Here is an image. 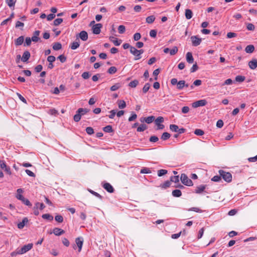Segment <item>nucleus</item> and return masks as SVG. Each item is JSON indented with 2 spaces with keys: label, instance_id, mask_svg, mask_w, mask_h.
I'll return each mask as SVG.
<instances>
[{
  "label": "nucleus",
  "instance_id": "f257e3e1",
  "mask_svg": "<svg viewBox=\"0 0 257 257\" xmlns=\"http://www.w3.org/2000/svg\"><path fill=\"white\" fill-rule=\"evenodd\" d=\"M33 243H29L25 245L21 248H18L15 251L11 253V256L12 257H14L16 256L18 254H24L30 250L33 247Z\"/></svg>",
  "mask_w": 257,
  "mask_h": 257
},
{
  "label": "nucleus",
  "instance_id": "f03ea898",
  "mask_svg": "<svg viewBox=\"0 0 257 257\" xmlns=\"http://www.w3.org/2000/svg\"><path fill=\"white\" fill-rule=\"evenodd\" d=\"M220 176L222 177L224 180L227 182H230L232 180V175L229 172H226L223 170L219 171Z\"/></svg>",
  "mask_w": 257,
  "mask_h": 257
},
{
  "label": "nucleus",
  "instance_id": "7ed1b4c3",
  "mask_svg": "<svg viewBox=\"0 0 257 257\" xmlns=\"http://www.w3.org/2000/svg\"><path fill=\"white\" fill-rule=\"evenodd\" d=\"M171 83L172 85H177V88L179 90H182L185 87V80H180L178 81L176 78H172L171 80Z\"/></svg>",
  "mask_w": 257,
  "mask_h": 257
},
{
  "label": "nucleus",
  "instance_id": "20e7f679",
  "mask_svg": "<svg viewBox=\"0 0 257 257\" xmlns=\"http://www.w3.org/2000/svg\"><path fill=\"white\" fill-rule=\"evenodd\" d=\"M180 180L182 183L186 186H191L193 185L192 181L185 174H181Z\"/></svg>",
  "mask_w": 257,
  "mask_h": 257
},
{
  "label": "nucleus",
  "instance_id": "39448f33",
  "mask_svg": "<svg viewBox=\"0 0 257 257\" xmlns=\"http://www.w3.org/2000/svg\"><path fill=\"white\" fill-rule=\"evenodd\" d=\"M76 40L79 41V39H80L83 41H86L88 39V34L85 31H82L79 33L77 34L76 36Z\"/></svg>",
  "mask_w": 257,
  "mask_h": 257
},
{
  "label": "nucleus",
  "instance_id": "423d86ee",
  "mask_svg": "<svg viewBox=\"0 0 257 257\" xmlns=\"http://www.w3.org/2000/svg\"><path fill=\"white\" fill-rule=\"evenodd\" d=\"M164 121V118L162 116H159L155 120V123L157 126V130H163L164 128V125L161 124Z\"/></svg>",
  "mask_w": 257,
  "mask_h": 257
},
{
  "label": "nucleus",
  "instance_id": "0eeeda50",
  "mask_svg": "<svg viewBox=\"0 0 257 257\" xmlns=\"http://www.w3.org/2000/svg\"><path fill=\"white\" fill-rule=\"evenodd\" d=\"M130 52L132 54H133L134 56V59L135 60H138L142 58L141 56H140L139 53H138V50L135 47H131Z\"/></svg>",
  "mask_w": 257,
  "mask_h": 257
},
{
  "label": "nucleus",
  "instance_id": "6e6552de",
  "mask_svg": "<svg viewBox=\"0 0 257 257\" xmlns=\"http://www.w3.org/2000/svg\"><path fill=\"white\" fill-rule=\"evenodd\" d=\"M207 103V102L205 99H201L193 102L192 103V106L194 108H196L200 106H205Z\"/></svg>",
  "mask_w": 257,
  "mask_h": 257
},
{
  "label": "nucleus",
  "instance_id": "1a4fd4ad",
  "mask_svg": "<svg viewBox=\"0 0 257 257\" xmlns=\"http://www.w3.org/2000/svg\"><path fill=\"white\" fill-rule=\"evenodd\" d=\"M102 27V25L100 23H98L94 25L92 27L93 33L96 35L100 34L101 32V28Z\"/></svg>",
  "mask_w": 257,
  "mask_h": 257
},
{
  "label": "nucleus",
  "instance_id": "9d476101",
  "mask_svg": "<svg viewBox=\"0 0 257 257\" xmlns=\"http://www.w3.org/2000/svg\"><path fill=\"white\" fill-rule=\"evenodd\" d=\"M192 45L194 46H197L200 44L202 40L199 38L197 36H193L191 37Z\"/></svg>",
  "mask_w": 257,
  "mask_h": 257
},
{
  "label": "nucleus",
  "instance_id": "9b49d317",
  "mask_svg": "<svg viewBox=\"0 0 257 257\" xmlns=\"http://www.w3.org/2000/svg\"><path fill=\"white\" fill-rule=\"evenodd\" d=\"M103 188L109 193H113L114 191L112 185L109 183H104L102 184Z\"/></svg>",
  "mask_w": 257,
  "mask_h": 257
},
{
  "label": "nucleus",
  "instance_id": "f8f14e48",
  "mask_svg": "<svg viewBox=\"0 0 257 257\" xmlns=\"http://www.w3.org/2000/svg\"><path fill=\"white\" fill-rule=\"evenodd\" d=\"M75 242L78 247V251L80 252L83 243V239L81 237H77L75 239Z\"/></svg>",
  "mask_w": 257,
  "mask_h": 257
},
{
  "label": "nucleus",
  "instance_id": "ddd939ff",
  "mask_svg": "<svg viewBox=\"0 0 257 257\" xmlns=\"http://www.w3.org/2000/svg\"><path fill=\"white\" fill-rule=\"evenodd\" d=\"M31 56L30 53L28 51H26L24 52L21 60L23 62H27Z\"/></svg>",
  "mask_w": 257,
  "mask_h": 257
},
{
  "label": "nucleus",
  "instance_id": "4468645a",
  "mask_svg": "<svg viewBox=\"0 0 257 257\" xmlns=\"http://www.w3.org/2000/svg\"><path fill=\"white\" fill-rule=\"evenodd\" d=\"M40 31L37 30L35 31L33 33V36L31 38L32 39V41L34 42H37L40 39L39 37V36L40 35Z\"/></svg>",
  "mask_w": 257,
  "mask_h": 257
},
{
  "label": "nucleus",
  "instance_id": "2eb2a0df",
  "mask_svg": "<svg viewBox=\"0 0 257 257\" xmlns=\"http://www.w3.org/2000/svg\"><path fill=\"white\" fill-rule=\"evenodd\" d=\"M248 66L252 70L256 69L257 67V59H253L252 60L248 62Z\"/></svg>",
  "mask_w": 257,
  "mask_h": 257
},
{
  "label": "nucleus",
  "instance_id": "dca6fc26",
  "mask_svg": "<svg viewBox=\"0 0 257 257\" xmlns=\"http://www.w3.org/2000/svg\"><path fill=\"white\" fill-rule=\"evenodd\" d=\"M53 233L55 235L60 236V235L64 234L65 233V231H64V230H63V229H62L61 228L55 227L53 229Z\"/></svg>",
  "mask_w": 257,
  "mask_h": 257
},
{
  "label": "nucleus",
  "instance_id": "f3484780",
  "mask_svg": "<svg viewBox=\"0 0 257 257\" xmlns=\"http://www.w3.org/2000/svg\"><path fill=\"white\" fill-rule=\"evenodd\" d=\"M206 187L205 185H201L196 187L195 192L197 194H200L204 191Z\"/></svg>",
  "mask_w": 257,
  "mask_h": 257
},
{
  "label": "nucleus",
  "instance_id": "a211bd4d",
  "mask_svg": "<svg viewBox=\"0 0 257 257\" xmlns=\"http://www.w3.org/2000/svg\"><path fill=\"white\" fill-rule=\"evenodd\" d=\"M24 192V190L23 189L19 188L17 190V194L16 195V197L19 200H21L24 197L22 194Z\"/></svg>",
  "mask_w": 257,
  "mask_h": 257
},
{
  "label": "nucleus",
  "instance_id": "6ab92c4d",
  "mask_svg": "<svg viewBox=\"0 0 257 257\" xmlns=\"http://www.w3.org/2000/svg\"><path fill=\"white\" fill-rule=\"evenodd\" d=\"M28 221V219L27 217L24 218L22 221L18 224V228L20 229L23 228L25 224L27 223Z\"/></svg>",
  "mask_w": 257,
  "mask_h": 257
},
{
  "label": "nucleus",
  "instance_id": "aec40b11",
  "mask_svg": "<svg viewBox=\"0 0 257 257\" xmlns=\"http://www.w3.org/2000/svg\"><path fill=\"white\" fill-rule=\"evenodd\" d=\"M186 60L188 63L192 64L194 62V58L193 57L191 52H188L186 54Z\"/></svg>",
  "mask_w": 257,
  "mask_h": 257
},
{
  "label": "nucleus",
  "instance_id": "412c9836",
  "mask_svg": "<svg viewBox=\"0 0 257 257\" xmlns=\"http://www.w3.org/2000/svg\"><path fill=\"white\" fill-rule=\"evenodd\" d=\"M254 50V47L253 45H247L245 48V51L247 53H252Z\"/></svg>",
  "mask_w": 257,
  "mask_h": 257
},
{
  "label": "nucleus",
  "instance_id": "4be33fe9",
  "mask_svg": "<svg viewBox=\"0 0 257 257\" xmlns=\"http://www.w3.org/2000/svg\"><path fill=\"white\" fill-rule=\"evenodd\" d=\"M24 38L23 36H20L15 41V44L16 46L21 45L24 42Z\"/></svg>",
  "mask_w": 257,
  "mask_h": 257
},
{
  "label": "nucleus",
  "instance_id": "5701e85b",
  "mask_svg": "<svg viewBox=\"0 0 257 257\" xmlns=\"http://www.w3.org/2000/svg\"><path fill=\"white\" fill-rule=\"evenodd\" d=\"M110 40L113 42V43L115 46H119L120 45L121 40H118L117 38H115L113 37H110L109 38Z\"/></svg>",
  "mask_w": 257,
  "mask_h": 257
},
{
  "label": "nucleus",
  "instance_id": "b1692460",
  "mask_svg": "<svg viewBox=\"0 0 257 257\" xmlns=\"http://www.w3.org/2000/svg\"><path fill=\"white\" fill-rule=\"evenodd\" d=\"M193 16V13L191 10L186 9L185 10V17L187 20H189L192 18Z\"/></svg>",
  "mask_w": 257,
  "mask_h": 257
},
{
  "label": "nucleus",
  "instance_id": "393cba45",
  "mask_svg": "<svg viewBox=\"0 0 257 257\" xmlns=\"http://www.w3.org/2000/svg\"><path fill=\"white\" fill-rule=\"evenodd\" d=\"M155 117L154 116H150L147 117H144V119L145 120V121L148 124H150L152 123L154 120L155 119Z\"/></svg>",
  "mask_w": 257,
  "mask_h": 257
},
{
  "label": "nucleus",
  "instance_id": "a878e982",
  "mask_svg": "<svg viewBox=\"0 0 257 257\" xmlns=\"http://www.w3.org/2000/svg\"><path fill=\"white\" fill-rule=\"evenodd\" d=\"M117 103L119 109H123L126 107V103L123 100H117Z\"/></svg>",
  "mask_w": 257,
  "mask_h": 257
},
{
  "label": "nucleus",
  "instance_id": "bb28decb",
  "mask_svg": "<svg viewBox=\"0 0 257 257\" xmlns=\"http://www.w3.org/2000/svg\"><path fill=\"white\" fill-rule=\"evenodd\" d=\"M79 46H80V44H79V41L78 42L76 41V42H73V43H72L69 47L72 50H75L77 48H78L79 47Z\"/></svg>",
  "mask_w": 257,
  "mask_h": 257
},
{
  "label": "nucleus",
  "instance_id": "cd10ccee",
  "mask_svg": "<svg viewBox=\"0 0 257 257\" xmlns=\"http://www.w3.org/2000/svg\"><path fill=\"white\" fill-rule=\"evenodd\" d=\"M62 48V45L59 42L54 43L53 45V49L55 51L59 50Z\"/></svg>",
  "mask_w": 257,
  "mask_h": 257
},
{
  "label": "nucleus",
  "instance_id": "c85d7f7f",
  "mask_svg": "<svg viewBox=\"0 0 257 257\" xmlns=\"http://www.w3.org/2000/svg\"><path fill=\"white\" fill-rule=\"evenodd\" d=\"M172 195L174 197H179L182 195V192L179 189H175L172 191Z\"/></svg>",
  "mask_w": 257,
  "mask_h": 257
},
{
  "label": "nucleus",
  "instance_id": "c756f323",
  "mask_svg": "<svg viewBox=\"0 0 257 257\" xmlns=\"http://www.w3.org/2000/svg\"><path fill=\"white\" fill-rule=\"evenodd\" d=\"M148 126L146 124L143 123L141 124L139 127L137 128V132H144L146 129H147Z\"/></svg>",
  "mask_w": 257,
  "mask_h": 257
},
{
  "label": "nucleus",
  "instance_id": "7c9ffc66",
  "mask_svg": "<svg viewBox=\"0 0 257 257\" xmlns=\"http://www.w3.org/2000/svg\"><path fill=\"white\" fill-rule=\"evenodd\" d=\"M155 17L154 15H152L146 18V23L148 24H152L155 20Z\"/></svg>",
  "mask_w": 257,
  "mask_h": 257
},
{
  "label": "nucleus",
  "instance_id": "2f4dec72",
  "mask_svg": "<svg viewBox=\"0 0 257 257\" xmlns=\"http://www.w3.org/2000/svg\"><path fill=\"white\" fill-rule=\"evenodd\" d=\"M121 87V84L119 83H117L114 85H112L110 89L111 91H114L118 89L119 88Z\"/></svg>",
  "mask_w": 257,
  "mask_h": 257
},
{
  "label": "nucleus",
  "instance_id": "473e14b6",
  "mask_svg": "<svg viewBox=\"0 0 257 257\" xmlns=\"http://www.w3.org/2000/svg\"><path fill=\"white\" fill-rule=\"evenodd\" d=\"M171 137V135L169 133L167 132L163 133L161 136V139L163 141H166L168 140Z\"/></svg>",
  "mask_w": 257,
  "mask_h": 257
},
{
  "label": "nucleus",
  "instance_id": "72a5a7b5",
  "mask_svg": "<svg viewBox=\"0 0 257 257\" xmlns=\"http://www.w3.org/2000/svg\"><path fill=\"white\" fill-rule=\"evenodd\" d=\"M139 84V81L138 80H134L130 82L128 86L132 88H135Z\"/></svg>",
  "mask_w": 257,
  "mask_h": 257
},
{
  "label": "nucleus",
  "instance_id": "f704fd0d",
  "mask_svg": "<svg viewBox=\"0 0 257 257\" xmlns=\"http://www.w3.org/2000/svg\"><path fill=\"white\" fill-rule=\"evenodd\" d=\"M89 110L87 108H80L77 110V112H79L81 114V116L84 115L89 112Z\"/></svg>",
  "mask_w": 257,
  "mask_h": 257
},
{
  "label": "nucleus",
  "instance_id": "c9c22d12",
  "mask_svg": "<svg viewBox=\"0 0 257 257\" xmlns=\"http://www.w3.org/2000/svg\"><path fill=\"white\" fill-rule=\"evenodd\" d=\"M42 217L43 219H47L50 221L53 220V217L51 215H50V214H48V213L43 214L42 216Z\"/></svg>",
  "mask_w": 257,
  "mask_h": 257
},
{
  "label": "nucleus",
  "instance_id": "e433bc0d",
  "mask_svg": "<svg viewBox=\"0 0 257 257\" xmlns=\"http://www.w3.org/2000/svg\"><path fill=\"white\" fill-rule=\"evenodd\" d=\"M103 130L104 132L106 133H111L113 132V129L112 126L110 125H108L103 128Z\"/></svg>",
  "mask_w": 257,
  "mask_h": 257
},
{
  "label": "nucleus",
  "instance_id": "4c0bfd02",
  "mask_svg": "<svg viewBox=\"0 0 257 257\" xmlns=\"http://www.w3.org/2000/svg\"><path fill=\"white\" fill-rule=\"evenodd\" d=\"M81 114L80 113L77 112V110L76 111V113L74 115L73 117L74 120L75 122H78L81 119Z\"/></svg>",
  "mask_w": 257,
  "mask_h": 257
},
{
  "label": "nucleus",
  "instance_id": "58836bf2",
  "mask_svg": "<svg viewBox=\"0 0 257 257\" xmlns=\"http://www.w3.org/2000/svg\"><path fill=\"white\" fill-rule=\"evenodd\" d=\"M170 129L172 132H178L179 131V127L176 124H170Z\"/></svg>",
  "mask_w": 257,
  "mask_h": 257
},
{
  "label": "nucleus",
  "instance_id": "ea45409f",
  "mask_svg": "<svg viewBox=\"0 0 257 257\" xmlns=\"http://www.w3.org/2000/svg\"><path fill=\"white\" fill-rule=\"evenodd\" d=\"M245 77L244 76L237 75L235 77V81L238 82H242L245 80Z\"/></svg>",
  "mask_w": 257,
  "mask_h": 257
},
{
  "label": "nucleus",
  "instance_id": "a19ab883",
  "mask_svg": "<svg viewBox=\"0 0 257 257\" xmlns=\"http://www.w3.org/2000/svg\"><path fill=\"white\" fill-rule=\"evenodd\" d=\"M117 71V69L114 66L110 67L107 70V72L110 74H114Z\"/></svg>",
  "mask_w": 257,
  "mask_h": 257
},
{
  "label": "nucleus",
  "instance_id": "79ce46f5",
  "mask_svg": "<svg viewBox=\"0 0 257 257\" xmlns=\"http://www.w3.org/2000/svg\"><path fill=\"white\" fill-rule=\"evenodd\" d=\"M21 201L24 204H25L26 205H27L28 206L31 207L32 206V203L30 202V201L28 199H26L24 197L23 199L22 200H21Z\"/></svg>",
  "mask_w": 257,
  "mask_h": 257
},
{
  "label": "nucleus",
  "instance_id": "37998d69",
  "mask_svg": "<svg viewBox=\"0 0 257 257\" xmlns=\"http://www.w3.org/2000/svg\"><path fill=\"white\" fill-rule=\"evenodd\" d=\"M16 3V0H6V3L10 8L14 7Z\"/></svg>",
  "mask_w": 257,
  "mask_h": 257
},
{
  "label": "nucleus",
  "instance_id": "c03bdc74",
  "mask_svg": "<svg viewBox=\"0 0 257 257\" xmlns=\"http://www.w3.org/2000/svg\"><path fill=\"white\" fill-rule=\"evenodd\" d=\"M88 191L91 193L92 194V195H94L95 196L99 198V199H102V196L101 195H100L99 194H98V193L91 190V189H88Z\"/></svg>",
  "mask_w": 257,
  "mask_h": 257
},
{
  "label": "nucleus",
  "instance_id": "a18cd8bd",
  "mask_svg": "<svg viewBox=\"0 0 257 257\" xmlns=\"http://www.w3.org/2000/svg\"><path fill=\"white\" fill-rule=\"evenodd\" d=\"M150 87V84L149 83H147L145 84L143 88V92L144 93H146L148 90H149Z\"/></svg>",
  "mask_w": 257,
  "mask_h": 257
},
{
  "label": "nucleus",
  "instance_id": "49530a36",
  "mask_svg": "<svg viewBox=\"0 0 257 257\" xmlns=\"http://www.w3.org/2000/svg\"><path fill=\"white\" fill-rule=\"evenodd\" d=\"M170 181L178 183L179 181V176H172L170 177Z\"/></svg>",
  "mask_w": 257,
  "mask_h": 257
},
{
  "label": "nucleus",
  "instance_id": "de8ad7c7",
  "mask_svg": "<svg viewBox=\"0 0 257 257\" xmlns=\"http://www.w3.org/2000/svg\"><path fill=\"white\" fill-rule=\"evenodd\" d=\"M167 170L164 169H161L158 171V175L159 177L162 176L167 173Z\"/></svg>",
  "mask_w": 257,
  "mask_h": 257
},
{
  "label": "nucleus",
  "instance_id": "09e8293b",
  "mask_svg": "<svg viewBox=\"0 0 257 257\" xmlns=\"http://www.w3.org/2000/svg\"><path fill=\"white\" fill-rule=\"evenodd\" d=\"M86 132L89 135H91L94 134V130L92 127L89 126L86 128Z\"/></svg>",
  "mask_w": 257,
  "mask_h": 257
},
{
  "label": "nucleus",
  "instance_id": "8fccbe9b",
  "mask_svg": "<svg viewBox=\"0 0 257 257\" xmlns=\"http://www.w3.org/2000/svg\"><path fill=\"white\" fill-rule=\"evenodd\" d=\"M194 134L197 136H202L204 134V132L201 129H196L194 131Z\"/></svg>",
  "mask_w": 257,
  "mask_h": 257
},
{
  "label": "nucleus",
  "instance_id": "3c124183",
  "mask_svg": "<svg viewBox=\"0 0 257 257\" xmlns=\"http://www.w3.org/2000/svg\"><path fill=\"white\" fill-rule=\"evenodd\" d=\"M55 219L59 223H62L63 221V217L60 215L55 216Z\"/></svg>",
  "mask_w": 257,
  "mask_h": 257
},
{
  "label": "nucleus",
  "instance_id": "603ef678",
  "mask_svg": "<svg viewBox=\"0 0 257 257\" xmlns=\"http://www.w3.org/2000/svg\"><path fill=\"white\" fill-rule=\"evenodd\" d=\"M118 31L119 33L123 34L125 31V27L123 25H120L118 26Z\"/></svg>",
  "mask_w": 257,
  "mask_h": 257
},
{
  "label": "nucleus",
  "instance_id": "864d4df0",
  "mask_svg": "<svg viewBox=\"0 0 257 257\" xmlns=\"http://www.w3.org/2000/svg\"><path fill=\"white\" fill-rule=\"evenodd\" d=\"M32 41V39L31 38L26 37V40H25V43L24 44V46H30V45L31 44Z\"/></svg>",
  "mask_w": 257,
  "mask_h": 257
},
{
  "label": "nucleus",
  "instance_id": "5fc2aeb1",
  "mask_svg": "<svg viewBox=\"0 0 257 257\" xmlns=\"http://www.w3.org/2000/svg\"><path fill=\"white\" fill-rule=\"evenodd\" d=\"M63 22V19L61 18H58L54 21V25L57 26L59 25Z\"/></svg>",
  "mask_w": 257,
  "mask_h": 257
},
{
  "label": "nucleus",
  "instance_id": "6e6d98bb",
  "mask_svg": "<svg viewBox=\"0 0 257 257\" xmlns=\"http://www.w3.org/2000/svg\"><path fill=\"white\" fill-rule=\"evenodd\" d=\"M246 29L248 31H254L255 29V27L252 24L248 23L246 26Z\"/></svg>",
  "mask_w": 257,
  "mask_h": 257
},
{
  "label": "nucleus",
  "instance_id": "4d7b16f0",
  "mask_svg": "<svg viewBox=\"0 0 257 257\" xmlns=\"http://www.w3.org/2000/svg\"><path fill=\"white\" fill-rule=\"evenodd\" d=\"M158 140H159L158 138L156 136H152L149 139L150 142H151L152 143H156L157 141H158Z\"/></svg>",
  "mask_w": 257,
  "mask_h": 257
},
{
  "label": "nucleus",
  "instance_id": "13d9d810",
  "mask_svg": "<svg viewBox=\"0 0 257 257\" xmlns=\"http://www.w3.org/2000/svg\"><path fill=\"white\" fill-rule=\"evenodd\" d=\"M178 48L177 47H174L170 51V54L171 55H174L178 52Z\"/></svg>",
  "mask_w": 257,
  "mask_h": 257
},
{
  "label": "nucleus",
  "instance_id": "bf43d9fd",
  "mask_svg": "<svg viewBox=\"0 0 257 257\" xmlns=\"http://www.w3.org/2000/svg\"><path fill=\"white\" fill-rule=\"evenodd\" d=\"M61 63H64L66 61V57L64 55H61L57 58Z\"/></svg>",
  "mask_w": 257,
  "mask_h": 257
},
{
  "label": "nucleus",
  "instance_id": "052dcab7",
  "mask_svg": "<svg viewBox=\"0 0 257 257\" xmlns=\"http://www.w3.org/2000/svg\"><path fill=\"white\" fill-rule=\"evenodd\" d=\"M90 75L89 72H84L82 73L81 76L84 79H87L89 78Z\"/></svg>",
  "mask_w": 257,
  "mask_h": 257
},
{
  "label": "nucleus",
  "instance_id": "680f3d73",
  "mask_svg": "<svg viewBox=\"0 0 257 257\" xmlns=\"http://www.w3.org/2000/svg\"><path fill=\"white\" fill-rule=\"evenodd\" d=\"M221 176H220V175L219 176H214L213 178H212L211 181L213 182H219L221 180Z\"/></svg>",
  "mask_w": 257,
  "mask_h": 257
},
{
  "label": "nucleus",
  "instance_id": "e2e57ef3",
  "mask_svg": "<svg viewBox=\"0 0 257 257\" xmlns=\"http://www.w3.org/2000/svg\"><path fill=\"white\" fill-rule=\"evenodd\" d=\"M171 185V182L169 181H165L162 185V187L163 188H167Z\"/></svg>",
  "mask_w": 257,
  "mask_h": 257
},
{
  "label": "nucleus",
  "instance_id": "0e129e2a",
  "mask_svg": "<svg viewBox=\"0 0 257 257\" xmlns=\"http://www.w3.org/2000/svg\"><path fill=\"white\" fill-rule=\"evenodd\" d=\"M198 67L197 66V64L196 63H195V64H193L192 67H191V68L190 69V72L191 73L194 72L196 71H197L198 70Z\"/></svg>",
  "mask_w": 257,
  "mask_h": 257
},
{
  "label": "nucleus",
  "instance_id": "69168bd1",
  "mask_svg": "<svg viewBox=\"0 0 257 257\" xmlns=\"http://www.w3.org/2000/svg\"><path fill=\"white\" fill-rule=\"evenodd\" d=\"M151 172L150 169L147 168H144L143 169H142L140 171V173L142 174H148L151 173Z\"/></svg>",
  "mask_w": 257,
  "mask_h": 257
},
{
  "label": "nucleus",
  "instance_id": "338daca9",
  "mask_svg": "<svg viewBox=\"0 0 257 257\" xmlns=\"http://www.w3.org/2000/svg\"><path fill=\"white\" fill-rule=\"evenodd\" d=\"M157 31L156 30H152L150 32V36L152 38H155L157 36Z\"/></svg>",
  "mask_w": 257,
  "mask_h": 257
},
{
  "label": "nucleus",
  "instance_id": "774afa93",
  "mask_svg": "<svg viewBox=\"0 0 257 257\" xmlns=\"http://www.w3.org/2000/svg\"><path fill=\"white\" fill-rule=\"evenodd\" d=\"M55 60H56V58H55V56H54L50 55V56H49L47 57V61H48L49 62L53 63V62H54Z\"/></svg>",
  "mask_w": 257,
  "mask_h": 257
}]
</instances>
